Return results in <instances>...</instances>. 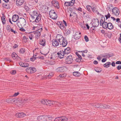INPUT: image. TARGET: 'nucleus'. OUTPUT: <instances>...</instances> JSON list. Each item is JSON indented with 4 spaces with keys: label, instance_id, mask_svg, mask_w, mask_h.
Segmentation results:
<instances>
[{
    "label": "nucleus",
    "instance_id": "f8f14e48",
    "mask_svg": "<svg viewBox=\"0 0 121 121\" xmlns=\"http://www.w3.org/2000/svg\"><path fill=\"white\" fill-rule=\"evenodd\" d=\"M93 22L92 24V26L94 27H96L99 25V22L98 20L97 19H93Z\"/></svg>",
    "mask_w": 121,
    "mask_h": 121
},
{
    "label": "nucleus",
    "instance_id": "f3484780",
    "mask_svg": "<svg viewBox=\"0 0 121 121\" xmlns=\"http://www.w3.org/2000/svg\"><path fill=\"white\" fill-rule=\"evenodd\" d=\"M58 57L60 59L64 57V56L65 55L64 51H61L58 52L57 53Z\"/></svg>",
    "mask_w": 121,
    "mask_h": 121
},
{
    "label": "nucleus",
    "instance_id": "bf43d9fd",
    "mask_svg": "<svg viewBox=\"0 0 121 121\" xmlns=\"http://www.w3.org/2000/svg\"><path fill=\"white\" fill-rule=\"evenodd\" d=\"M82 59H79L78 58H76V61L79 62L81 61V60Z\"/></svg>",
    "mask_w": 121,
    "mask_h": 121
},
{
    "label": "nucleus",
    "instance_id": "a19ab883",
    "mask_svg": "<svg viewBox=\"0 0 121 121\" xmlns=\"http://www.w3.org/2000/svg\"><path fill=\"white\" fill-rule=\"evenodd\" d=\"M25 52V50L23 48H21L20 49L19 51V52L20 53L22 54L24 53Z\"/></svg>",
    "mask_w": 121,
    "mask_h": 121
},
{
    "label": "nucleus",
    "instance_id": "2eb2a0df",
    "mask_svg": "<svg viewBox=\"0 0 121 121\" xmlns=\"http://www.w3.org/2000/svg\"><path fill=\"white\" fill-rule=\"evenodd\" d=\"M26 114L23 112L17 113L16 114V117L18 118L23 117L26 116Z\"/></svg>",
    "mask_w": 121,
    "mask_h": 121
},
{
    "label": "nucleus",
    "instance_id": "4be33fe9",
    "mask_svg": "<svg viewBox=\"0 0 121 121\" xmlns=\"http://www.w3.org/2000/svg\"><path fill=\"white\" fill-rule=\"evenodd\" d=\"M45 42V39H40L39 43L43 46H44L46 45Z\"/></svg>",
    "mask_w": 121,
    "mask_h": 121
},
{
    "label": "nucleus",
    "instance_id": "6ab92c4d",
    "mask_svg": "<svg viewBox=\"0 0 121 121\" xmlns=\"http://www.w3.org/2000/svg\"><path fill=\"white\" fill-rule=\"evenodd\" d=\"M81 33L80 32H77L74 35L73 37L75 40H77L79 39L80 37Z\"/></svg>",
    "mask_w": 121,
    "mask_h": 121
},
{
    "label": "nucleus",
    "instance_id": "4468645a",
    "mask_svg": "<svg viewBox=\"0 0 121 121\" xmlns=\"http://www.w3.org/2000/svg\"><path fill=\"white\" fill-rule=\"evenodd\" d=\"M52 3L53 5L57 9H59L60 6L58 2L57 1L54 0L52 1Z\"/></svg>",
    "mask_w": 121,
    "mask_h": 121
},
{
    "label": "nucleus",
    "instance_id": "72a5a7b5",
    "mask_svg": "<svg viewBox=\"0 0 121 121\" xmlns=\"http://www.w3.org/2000/svg\"><path fill=\"white\" fill-rule=\"evenodd\" d=\"M94 69L96 72L98 73L100 72L102 70L101 69L99 68H95Z\"/></svg>",
    "mask_w": 121,
    "mask_h": 121
},
{
    "label": "nucleus",
    "instance_id": "cd10ccee",
    "mask_svg": "<svg viewBox=\"0 0 121 121\" xmlns=\"http://www.w3.org/2000/svg\"><path fill=\"white\" fill-rule=\"evenodd\" d=\"M58 24L59 25V27L62 29H63L65 27V26L61 22H59Z\"/></svg>",
    "mask_w": 121,
    "mask_h": 121
},
{
    "label": "nucleus",
    "instance_id": "473e14b6",
    "mask_svg": "<svg viewBox=\"0 0 121 121\" xmlns=\"http://www.w3.org/2000/svg\"><path fill=\"white\" fill-rule=\"evenodd\" d=\"M73 75L75 76L78 77L80 75V74L78 72H76L73 73Z\"/></svg>",
    "mask_w": 121,
    "mask_h": 121
},
{
    "label": "nucleus",
    "instance_id": "aec40b11",
    "mask_svg": "<svg viewBox=\"0 0 121 121\" xmlns=\"http://www.w3.org/2000/svg\"><path fill=\"white\" fill-rule=\"evenodd\" d=\"M24 0H17L16 3L18 6H20L22 5L24 3Z\"/></svg>",
    "mask_w": 121,
    "mask_h": 121
},
{
    "label": "nucleus",
    "instance_id": "37998d69",
    "mask_svg": "<svg viewBox=\"0 0 121 121\" xmlns=\"http://www.w3.org/2000/svg\"><path fill=\"white\" fill-rule=\"evenodd\" d=\"M3 7H4L5 8L8 9L9 8V5H8L5 4H3Z\"/></svg>",
    "mask_w": 121,
    "mask_h": 121
},
{
    "label": "nucleus",
    "instance_id": "79ce46f5",
    "mask_svg": "<svg viewBox=\"0 0 121 121\" xmlns=\"http://www.w3.org/2000/svg\"><path fill=\"white\" fill-rule=\"evenodd\" d=\"M76 14L74 12H71L70 14V16L71 17L73 16V17H75L76 16Z\"/></svg>",
    "mask_w": 121,
    "mask_h": 121
},
{
    "label": "nucleus",
    "instance_id": "6e6552de",
    "mask_svg": "<svg viewBox=\"0 0 121 121\" xmlns=\"http://www.w3.org/2000/svg\"><path fill=\"white\" fill-rule=\"evenodd\" d=\"M67 69L65 66H63L57 68L56 70L57 72H63L66 71Z\"/></svg>",
    "mask_w": 121,
    "mask_h": 121
},
{
    "label": "nucleus",
    "instance_id": "5701e85b",
    "mask_svg": "<svg viewBox=\"0 0 121 121\" xmlns=\"http://www.w3.org/2000/svg\"><path fill=\"white\" fill-rule=\"evenodd\" d=\"M110 108V106L106 104H100V108Z\"/></svg>",
    "mask_w": 121,
    "mask_h": 121
},
{
    "label": "nucleus",
    "instance_id": "0eeeda50",
    "mask_svg": "<svg viewBox=\"0 0 121 121\" xmlns=\"http://www.w3.org/2000/svg\"><path fill=\"white\" fill-rule=\"evenodd\" d=\"M38 11L37 10L34 11L32 13L30 14L31 16V18L34 20H35V18H36V17L40 14L39 13Z\"/></svg>",
    "mask_w": 121,
    "mask_h": 121
},
{
    "label": "nucleus",
    "instance_id": "774afa93",
    "mask_svg": "<svg viewBox=\"0 0 121 121\" xmlns=\"http://www.w3.org/2000/svg\"><path fill=\"white\" fill-rule=\"evenodd\" d=\"M107 59L106 58H103L102 60V62H105V61H106Z\"/></svg>",
    "mask_w": 121,
    "mask_h": 121
},
{
    "label": "nucleus",
    "instance_id": "3c124183",
    "mask_svg": "<svg viewBox=\"0 0 121 121\" xmlns=\"http://www.w3.org/2000/svg\"><path fill=\"white\" fill-rule=\"evenodd\" d=\"M105 19L104 17H102V19H101L100 21V23L101 22H105Z\"/></svg>",
    "mask_w": 121,
    "mask_h": 121
},
{
    "label": "nucleus",
    "instance_id": "680f3d73",
    "mask_svg": "<svg viewBox=\"0 0 121 121\" xmlns=\"http://www.w3.org/2000/svg\"><path fill=\"white\" fill-rule=\"evenodd\" d=\"M10 31H11L12 32H13L15 34H16L17 33V32L16 31L14 30L12 28L10 29Z\"/></svg>",
    "mask_w": 121,
    "mask_h": 121
},
{
    "label": "nucleus",
    "instance_id": "603ef678",
    "mask_svg": "<svg viewBox=\"0 0 121 121\" xmlns=\"http://www.w3.org/2000/svg\"><path fill=\"white\" fill-rule=\"evenodd\" d=\"M110 15L109 13H108V14L106 15L105 16V17L106 18V19H107L108 18H109L110 17Z\"/></svg>",
    "mask_w": 121,
    "mask_h": 121
},
{
    "label": "nucleus",
    "instance_id": "4c0bfd02",
    "mask_svg": "<svg viewBox=\"0 0 121 121\" xmlns=\"http://www.w3.org/2000/svg\"><path fill=\"white\" fill-rule=\"evenodd\" d=\"M53 74L52 73H49L48 75L46 76V78H47L48 77V78H51V77H52L53 75Z\"/></svg>",
    "mask_w": 121,
    "mask_h": 121
},
{
    "label": "nucleus",
    "instance_id": "b1692460",
    "mask_svg": "<svg viewBox=\"0 0 121 121\" xmlns=\"http://www.w3.org/2000/svg\"><path fill=\"white\" fill-rule=\"evenodd\" d=\"M71 51L70 48L69 47H68L65 49L64 52L65 54H68Z\"/></svg>",
    "mask_w": 121,
    "mask_h": 121
},
{
    "label": "nucleus",
    "instance_id": "1a4fd4ad",
    "mask_svg": "<svg viewBox=\"0 0 121 121\" xmlns=\"http://www.w3.org/2000/svg\"><path fill=\"white\" fill-rule=\"evenodd\" d=\"M41 14H39V16H38L37 17H36V18L35 20L33 21V24L35 25V26L34 25L33 26V27L34 26H38L39 24V22L41 20Z\"/></svg>",
    "mask_w": 121,
    "mask_h": 121
},
{
    "label": "nucleus",
    "instance_id": "09e8293b",
    "mask_svg": "<svg viewBox=\"0 0 121 121\" xmlns=\"http://www.w3.org/2000/svg\"><path fill=\"white\" fill-rule=\"evenodd\" d=\"M29 66V64L28 63H24L23 67H28Z\"/></svg>",
    "mask_w": 121,
    "mask_h": 121
},
{
    "label": "nucleus",
    "instance_id": "39448f33",
    "mask_svg": "<svg viewBox=\"0 0 121 121\" xmlns=\"http://www.w3.org/2000/svg\"><path fill=\"white\" fill-rule=\"evenodd\" d=\"M60 35L58 34L56 36V39H53L52 42V45L55 47L57 46L60 44L59 42V38L60 37Z\"/></svg>",
    "mask_w": 121,
    "mask_h": 121
},
{
    "label": "nucleus",
    "instance_id": "c03bdc74",
    "mask_svg": "<svg viewBox=\"0 0 121 121\" xmlns=\"http://www.w3.org/2000/svg\"><path fill=\"white\" fill-rule=\"evenodd\" d=\"M6 101L8 103L12 102V99L11 98L7 99Z\"/></svg>",
    "mask_w": 121,
    "mask_h": 121
},
{
    "label": "nucleus",
    "instance_id": "338daca9",
    "mask_svg": "<svg viewBox=\"0 0 121 121\" xmlns=\"http://www.w3.org/2000/svg\"><path fill=\"white\" fill-rule=\"evenodd\" d=\"M117 69L118 70H120L121 69V65H119L117 67Z\"/></svg>",
    "mask_w": 121,
    "mask_h": 121
},
{
    "label": "nucleus",
    "instance_id": "7c9ffc66",
    "mask_svg": "<svg viewBox=\"0 0 121 121\" xmlns=\"http://www.w3.org/2000/svg\"><path fill=\"white\" fill-rule=\"evenodd\" d=\"M111 65V63L110 62H107L104 65V67L107 68L109 67V65Z\"/></svg>",
    "mask_w": 121,
    "mask_h": 121
},
{
    "label": "nucleus",
    "instance_id": "ea45409f",
    "mask_svg": "<svg viewBox=\"0 0 121 121\" xmlns=\"http://www.w3.org/2000/svg\"><path fill=\"white\" fill-rule=\"evenodd\" d=\"M75 0H72L71 1L69 2L70 3V6H73L75 3Z\"/></svg>",
    "mask_w": 121,
    "mask_h": 121
},
{
    "label": "nucleus",
    "instance_id": "5fc2aeb1",
    "mask_svg": "<svg viewBox=\"0 0 121 121\" xmlns=\"http://www.w3.org/2000/svg\"><path fill=\"white\" fill-rule=\"evenodd\" d=\"M24 63H23L22 62H19V64L20 66L23 67V66Z\"/></svg>",
    "mask_w": 121,
    "mask_h": 121
},
{
    "label": "nucleus",
    "instance_id": "e433bc0d",
    "mask_svg": "<svg viewBox=\"0 0 121 121\" xmlns=\"http://www.w3.org/2000/svg\"><path fill=\"white\" fill-rule=\"evenodd\" d=\"M65 6L68 7L69 6H70V3L69 2H66L64 4Z\"/></svg>",
    "mask_w": 121,
    "mask_h": 121
},
{
    "label": "nucleus",
    "instance_id": "2f4dec72",
    "mask_svg": "<svg viewBox=\"0 0 121 121\" xmlns=\"http://www.w3.org/2000/svg\"><path fill=\"white\" fill-rule=\"evenodd\" d=\"M113 7L112 4H110L107 7V10L109 11H110L112 9V10Z\"/></svg>",
    "mask_w": 121,
    "mask_h": 121
},
{
    "label": "nucleus",
    "instance_id": "4d7b16f0",
    "mask_svg": "<svg viewBox=\"0 0 121 121\" xmlns=\"http://www.w3.org/2000/svg\"><path fill=\"white\" fill-rule=\"evenodd\" d=\"M34 35H33L31 34L29 36V38L30 40H32L33 39V37Z\"/></svg>",
    "mask_w": 121,
    "mask_h": 121
},
{
    "label": "nucleus",
    "instance_id": "c85d7f7f",
    "mask_svg": "<svg viewBox=\"0 0 121 121\" xmlns=\"http://www.w3.org/2000/svg\"><path fill=\"white\" fill-rule=\"evenodd\" d=\"M60 121H67L68 119L65 117H60Z\"/></svg>",
    "mask_w": 121,
    "mask_h": 121
},
{
    "label": "nucleus",
    "instance_id": "bb28decb",
    "mask_svg": "<svg viewBox=\"0 0 121 121\" xmlns=\"http://www.w3.org/2000/svg\"><path fill=\"white\" fill-rule=\"evenodd\" d=\"M103 57H105L106 59L107 58H109L111 56L110 54L108 53H105L103 54L102 55H101Z\"/></svg>",
    "mask_w": 121,
    "mask_h": 121
},
{
    "label": "nucleus",
    "instance_id": "13d9d810",
    "mask_svg": "<svg viewBox=\"0 0 121 121\" xmlns=\"http://www.w3.org/2000/svg\"><path fill=\"white\" fill-rule=\"evenodd\" d=\"M60 117L56 118L54 120V121H60Z\"/></svg>",
    "mask_w": 121,
    "mask_h": 121
},
{
    "label": "nucleus",
    "instance_id": "ddd939ff",
    "mask_svg": "<svg viewBox=\"0 0 121 121\" xmlns=\"http://www.w3.org/2000/svg\"><path fill=\"white\" fill-rule=\"evenodd\" d=\"M112 11V13L115 15L117 16L119 15V10L117 8L114 7L113 8Z\"/></svg>",
    "mask_w": 121,
    "mask_h": 121
},
{
    "label": "nucleus",
    "instance_id": "a211bd4d",
    "mask_svg": "<svg viewBox=\"0 0 121 121\" xmlns=\"http://www.w3.org/2000/svg\"><path fill=\"white\" fill-rule=\"evenodd\" d=\"M38 121H46V117L44 116H40L37 118Z\"/></svg>",
    "mask_w": 121,
    "mask_h": 121
},
{
    "label": "nucleus",
    "instance_id": "e2e57ef3",
    "mask_svg": "<svg viewBox=\"0 0 121 121\" xmlns=\"http://www.w3.org/2000/svg\"><path fill=\"white\" fill-rule=\"evenodd\" d=\"M50 118L49 117H46V121H51V120L50 119Z\"/></svg>",
    "mask_w": 121,
    "mask_h": 121
},
{
    "label": "nucleus",
    "instance_id": "864d4df0",
    "mask_svg": "<svg viewBox=\"0 0 121 121\" xmlns=\"http://www.w3.org/2000/svg\"><path fill=\"white\" fill-rule=\"evenodd\" d=\"M76 54L77 56L78 57V58L82 59V57L78 53H76Z\"/></svg>",
    "mask_w": 121,
    "mask_h": 121
},
{
    "label": "nucleus",
    "instance_id": "7ed1b4c3",
    "mask_svg": "<svg viewBox=\"0 0 121 121\" xmlns=\"http://www.w3.org/2000/svg\"><path fill=\"white\" fill-rule=\"evenodd\" d=\"M26 24L25 20L23 18L20 17L19 18L18 21L17 22V24L18 27L21 28L24 26Z\"/></svg>",
    "mask_w": 121,
    "mask_h": 121
},
{
    "label": "nucleus",
    "instance_id": "69168bd1",
    "mask_svg": "<svg viewBox=\"0 0 121 121\" xmlns=\"http://www.w3.org/2000/svg\"><path fill=\"white\" fill-rule=\"evenodd\" d=\"M16 73L15 70H13L11 72V73L13 74H15Z\"/></svg>",
    "mask_w": 121,
    "mask_h": 121
},
{
    "label": "nucleus",
    "instance_id": "49530a36",
    "mask_svg": "<svg viewBox=\"0 0 121 121\" xmlns=\"http://www.w3.org/2000/svg\"><path fill=\"white\" fill-rule=\"evenodd\" d=\"M28 39V38H27L25 36H24L23 37L22 39L24 40L25 42H26L27 41V40Z\"/></svg>",
    "mask_w": 121,
    "mask_h": 121
},
{
    "label": "nucleus",
    "instance_id": "a18cd8bd",
    "mask_svg": "<svg viewBox=\"0 0 121 121\" xmlns=\"http://www.w3.org/2000/svg\"><path fill=\"white\" fill-rule=\"evenodd\" d=\"M6 28L7 30L8 31H10V29H11L10 26L9 25H7V26Z\"/></svg>",
    "mask_w": 121,
    "mask_h": 121
},
{
    "label": "nucleus",
    "instance_id": "8fccbe9b",
    "mask_svg": "<svg viewBox=\"0 0 121 121\" xmlns=\"http://www.w3.org/2000/svg\"><path fill=\"white\" fill-rule=\"evenodd\" d=\"M84 38L86 42H87L89 41L88 38L87 36L85 35V36Z\"/></svg>",
    "mask_w": 121,
    "mask_h": 121
},
{
    "label": "nucleus",
    "instance_id": "412c9836",
    "mask_svg": "<svg viewBox=\"0 0 121 121\" xmlns=\"http://www.w3.org/2000/svg\"><path fill=\"white\" fill-rule=\"evenodd\" d=\"M19 17L18 15L15 14L13 15L12 18V21L14 22H16V21H18L19 19Z\"/></svg>",
    "mask_w": 121,
    "mask_h": 121
},
{
    "label": "nucleus",
    "instance_id": "f257e3e1",
    "mask_svg": "<svg viewBox=\"0 0 121 121\" xmlns=\"http://www.w3.org/2000/svg\"><path fill=\"white\" fill-rule=\"evenodd\" d=\"M33 30H36L33 31V32L35 35V38L38 39L39 38L41 35L40 32L42 31V28H40L38 26H34L33 28Z\"/></svg>",
    "mask_w": 121,
    "mask_h": 121
},
{
    "label": "nucleus",
    "instance_id": "c756f323",
    "mask_svg": "<svg viewBox=\"0 0 121 121\" xmlns=\"http://www.w3.org/2000/svg\"><path fill=\"white\" fill-rule=\"evenodd\" d=\"M91 105L97 108H100V104L99 103H93L91 104Z\"/></svg>",
    "mask_w": 121,
    "mask_h": 121
},
{
    "label": "nucleus",
    "instance_id": "c9c22d12",
    "mask_svg": "<svg viewBox=\"0 0 121 121\" xmlns=\"http://www.w3.org/2000/svg\"><path fill=\"white\" fill-rule=\"evenodd\" d=\"M3 24H5L6 20L5 17H2L1 18Z\"/></svg>",
    "mask_w": 121,
    "mask_h": 121
},
{
    "label": "nucleus",
    "instance_id": "58836bf2",
    "mask_svg": "<svg viewBox=\"0 0 121 121\" xmlns=\"http://www.w3.org/2000/svg\"><path fill=\"white\" fill-rule=\"evenodd\" d=\"M86 8L87 10L89 12H91V9H92V6H90L89 5H87L86 6Z\"/></svg>",
    "mask_w": 121,
    "mask_h": 121
},
{
    "label": "nucleus",
    "instance_id": "393cba45",
    "mask_svg": "<svg viewBox=\"0 0 121 121\" xmlns=\"http://www.w3.org/2000/svg\"><path fill=\"white\" fill-rule=\"evenodd\" d=\"M12 56L13 58L14 59H18L20 58L19 57L15 52H13L12 55Z\"/></svg>",
    "mask_w": 121,
    "mask_h": 121
},
{
    "label": "nucleus",
    "instance_id": "f03ea898",
    "mask_svg": "<svg viewBox=\"0 0 121 121\" xmlns=\"http://www.w3.org/2000/svg\"><path fill=\"white\" fill-rule=\"evenodd\" d=\"M59 42L60 45H62L63 47H65L67 44V41L66 39L63 37V36L60 35L59 38Z\"/></svg>",
    "mask_w": 121,
    "mask_h": 121
},
{
    "label": "nucleus",
    "instance_id": "423d86ee",
    "mask_svg": "<svg viewBox=\"0 0 121 121\" xmlns=\"http://www.w3.org/2000/svg\"><path fill=\"white\" fill-rule=\"evenodd\" d=\"M49 14L50 17L52 19H55L57 17V15L56 14L53 10H50L49 12Z\"/></svg>",
    "mask_w": 121,
    "mask_h": 121
},
{
    "label": "nucleus",
    "instance_id": "9d476101",
    "mask_svg": "<svg viewBox=\"0 0 121 121\" xmlns=\"http://www.w3.org/2000/svg\"><path fill=\"white\" fill-rule=\"evenodd\" d=\"M73 61V59L72 55H70L67 56L65 59V61L68 64L72 63Z\"/></svg>",
    "mask_w": 121,
    "mask_h": 121
},
{
    "label": "nucleus",
    "instance_id": "de8ad7c7",
    "mask_svg": "<svg viewBox=\"0 0 121 121\" xmlns=\"http://www.w3.org/2000/svg\"><path fill=\"white\" fill-rule=\"evenodd\" d=\"M18 100L16 98H14L13 99H12V102H18Z\"/></svg>",
    "mask_w": 121,
    "mask_h": 121
},
{
    "label": "nucleus",
    "instance_id": "9b49d317",
    "mask_svg": "<svg viewBox=\"0 0 121 121\" xmlns=\"http://www.w3.org/2000/svg\"><path fill=\"white\" fill-rule=\"evenodd\" d=\"M26 71L29 73H33L36 71V69L34 67H28L26 69Z\"/></svg>",
    "mask_w": 121,
    "mask_h": 121
},
{
    "label": "nucleus",
    "instance_id": "a878e982",
    "mask_svg": "<svg viewBox=\"0 0 121 121\" xmlns=\"http://www.w3.org/2000/svg\"><path fill=\"white\" fill-rule=\"evenodd\" d=\"M107 26V28L110 30L112 29L113 28V26L112 23L110 22L108 23Z\"/></svg>",
    "mask_w": 121,
    "mask_h": 121
},
{
    "label": "nucleus",
    "instance_id": "dca6fc26",
    "mask_svg": "<svg viewBox=\"0 0 121 121\" xmlns=\"http://www.w3.org/2000/svg\"><path fill=\"white\" fill-rule=\"evenodd\" d=\"M92 9L94 13H97L98 14H99V13L98 11V9L96 5H94L92 6Z\"/></svg>",
    "mask_w": 121,
    "mask_h": 121
},
{
    "label": "nucleus",
    "instance_id": "0e129e2a",
    "mask_svg": "<svg viewBox=\"0 0 121 121\" xmlns=\"http://www.w3.org/2000/svg\"><path fill=\"white\" fill-rule=\"evenodd\" d=\"M19 94V92H17V93H15L13 95V96L14 97H15L17 96Z\"/></svg>",
    "mask_w": 121,
    "mask_h": 121
},
{
    "label": "nucleus",
    "instance_id": "6e6d98bb",
    "mask_svg": "<svg viewBox=\"0 0 121 121\" xmlns=\"http://www.w3.org/2000/svg\"><path fill=\"white\" fill-rule=\"evenodd\" d=\"M65 33L67 35H69L70 33V31L69 30H68L65 31Z\"/></svg>",
    "mask_w": 121,
    "mask_h": 121
},
{
    "label": "nucleus",
    "instance_id": "052dcab7",
    "mask_svg": "<svg viewBox=\"0 0 121 121\" xmlns=\"http://www.w3.org/2000/svg\"><path fill=\"white\" fill-rule=\"evenodd\" d=\"M66 74L65 73H64L63 74H61V78H64L66 77Z\"/></svg>",
    "mask_w": 121,
    "mask_h": 121
},
{
    "label": "nucleus",
    "instance_id": "20e7f679",
    "mask_svg": "<svg viewBox=\"0 0 121 121\" xmlns=\"http://www.w3.org/2000/svg\"><path fill=\"white\" fill-rule=\"evenodd\" d=\"M41 102L42 104L47 105H49L51 106V105L56 104L57 103V102H54V101H51L47 99H43L41 100Z\"/></svg>",
    "mask_w": 121,
    "mask_h": 121
},
{
    "label": "nucleus",
    "instance_id": "f704fd0d",
    "mask_svg": "<svg viewBox=\"0 0 121 121\" xmlns=\"http://www.w3.org/2000/svg\"><path fill=\"white\" fill-rule=\"evenodd\" d=\"M108 23L107 22H104V24L103 25V27L105 29H106L107 27Z\"/></svg>",
    "mask_w": 121,
    "mask_h": 121
}]
</instances>
